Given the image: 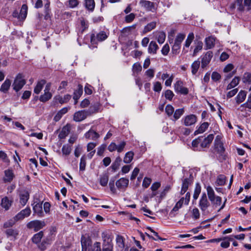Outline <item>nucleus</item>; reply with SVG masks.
I'll return each mask as SVG.
<instances>
[{"label":"nucleus","instance_id":"nucleus-1","mask_svg":"<svg viewBox=\"0 0 251 251\" xmlns=\"http://www.w3.org/2000/svg\"><path fill=\"white\" fill-rule=\"evenodd\" d=\"M214 134H210L206 137L200 136L194 140L192 142V146L195 151H202L204 148H207L212 142Z\"/></svg>","mask_w":251,"mask_h":251},{"label":"nucleus","instance_id":"nucleus-2","mask_svg":"<svg viewBox=\"0 0 251 251\" xmlns=\"http://www.w3.org/2000/svg\"><path fill=\"white\" fill-rule=\"evenodd\" d=\"M26 80L24 75L22 74H18L16 76L12 84L13 88L16 92L19 91L25 84Z\"/></svg>","mask_w":251,"mask_h":251},{"label":"nucleus","instance_id":"nucleus-3","mask_svg":"<svg viewBox=\"0 0 251 251\" xmlns=\"http://www.w3.org/2000/svg\"><path fill=\"white\" fill-rule=\"evenodd\" d=\"M46 226L44 221L33 220L29 222L26 225L28 229H33L34 231H37L43 228Z\"/></svg>","mask_w":251,"mask_h":251},{"label":"nucleus","instance_id":"nucleus-4","mask_svg":"<svg viewBox=\"0 0 251 251\" xmlns=\"http://www.w3.org/2000/svg\"><path fill=\"white\" fill-rule=\"evenodd\" d=\"M32 205H33L34 213L37 214L38 217H43L44 213L42 210V202H41L38 199H36Z\"/></svg>","mask_w":251,"mask_h":251},{"label":"nucleus","instance_id":"nucleus-5","mask_svg":"<svg viewBox=\"0 0 251 251\" xmlns=\"http://www.w3.org/2000/svg\"><path fill=\"white\" fill-rule=\"evenodd\" d=\"M18 196L19 198V202L22 205L25 206L29 198V193L25 190H21L19 191Z\"/></svg>","mask_w":251,"mask_h":251},{"label":"nucleus","instance_id":"nucleus-6","mask_svg":"<svg viewBox=\"0 0 251 251\" xmlns=\"http://www.w3.org/2000/svg\"><path fill=\"white\" fill-rule=\"evenodd\" d=\"M222 137L217 135L214 140V147L217 152L219 154H223L225 151V148L221 141Z\"/></svg>","mask_w":251,"mask_h":251},{"label":"nucleus","instance_id":"nucleus-7","mask_svg":"<svg viewBox=\"0 0 251 251\" xmlns=\"http://www.w3.org/2000/svg\"><path fill=\"white\" fill-rule=\"evenodd\" d=\"M71 95L69 94H67L64 95L63 97L60 95H56L54 97L53 100L52 101V104L53 105H55L58 102L60 104H63L65 103L68 102L69 100L71 99Z\"/></svg>","mask_w":251,"mask_h":251},{"label":"nucleus","instance_id":"nucleus-8","mask_svg":"<svg viewBox=\"0 0 251 251\" xmlns=\"http://www.w3.org/2000/svg\"><path fill=\"white\" fill-rule=\"evenodd\" d=\"M210 203L208 201L207 196L205 193H203L200 200L199 206L201 211H205L209 206Z\"/></svg>","mask_w":251,"mask_h":251},{"label":"nucleus","instance_id":"nucleus-9","mask_svg":"<svg viewBox=\"0 0 251 251\" xmlns=\"http://www.w3.org/2000/svg\"><path fill=\"white\" fill-rule=\"evenodd\" d=\"M197 118L194 114H190L184 117L182 119V122L185 126H190L196 123Z\"/></svg>","mask_w":251,"mask_h":251},{"label":"nucleus","instance_id":"nucleus-10","mask_svg":"<svg viewBox=\"0 0 251 251\" xmlns=\"http://www.w3.org/2000/svg\"><path fill=\"white\" fill-rule=\"evenodd\" d=\"M89 116L86 110H80L75 112L73 119L75 121L79 122L83 121Z\"/></svg>","mask_w":251,"mask_h":251},{"label":"nucleus","instance_id":"nucleus-11","mask_svg":"<svg viewBox=\"0 0 251 251\" xmlns=\"http://www.w3.org/2000/svg\"><path fill=\"white\" fill-rule=\"evenodd\" d=\"M107 38V35L104 31H100L95 35L94 34H92L91 35V42L94 44L97 40L98 41L101 42L105 40Z\"/></svg>","mask_w":251,"mask_h":251},{"label":"nucleus","instance_id":"nucleus-12","mask_svg":"<svg viewBox=\"0 0 251 251\" xmlns=\"http://www.w3.org/2000/svg\"><path fill=\"white\" fill-rule=\"evenodd\" d=\"M128 183V179L122 177L116 182V185L119 190L125 191L127 187Z\"/></svg>","mask_w":251,"mask_h":251},{"label":"nucleus","instance_id":"nucleus-13","mask_svg":"<svg viewBox=\"0 0 251 251\" xmlns=\"http://www.w3.org/2000/svg\"><path fill=\"white\" fill-rule=\"evenodd\" d=\"M140 5L145 8L146 10L153 12L155 10L154 3L149 0H141Z\"/></svg>","mask_w":251,"mask_h":251},{"label":"nucleus","instance_id":"nucleus-14","mask_svg":"<svg viewBox=\"0 0 251 251\" xmlns=\"http://www.w3.org/2000/svg\"><path fill=\"white\" fill-rule=\"evenodd\" d=\"M101 251H113V244L109 238L103 239Z\"/></svg>","mask_w":251,"mask_h":251},{"label":"nucleus","instance_id":"nucleus-15","mask_svg":"<svg viewBox=\"0 0 251 251\" xmlns=\"http://www.w3.org/2000/svg\"><path fill=\"white\" fill-rule=\"evenodd\" d=\"M31 214V209L29 207H27L25 209L21 210L15 216L16 220L18 221L24 219L25 217H28Z\"/></svg>","mask_w":251,"mask_h":251},{"label":"nucleus","instance_id":"nucleus-16","mask_svg":"<svg viewBox=\"0 0 251 251\" xmlns=\"http://www.w3.org/2000/svg\"><path fill=\"white\" fill-rule=\"evenodd\" d=\"M175 90L176 92L186 95L188 93V89L183 86V82L178 80L175 84Z\"/></svg>","mask_w":251,"mask_h":251},{"label":"nucleus","instance_id":"nucleus-17","mask_svg":"<svg viewBox=\"0 0 251 251\" xmlns=\"http://www.w3.org/2000/svg\"><path fill=\"white\" fill-rule=\"evenodd\" d=\"M213 57V52L211 51H207L201 59V68H204L210 62Z\"/></svg>","mask_w":251,"mask_h":251},{"label":"nucleus","instance_id":"nucleus-18","mask_svg":"<svg viewBox=\"0 0 251 251\" xmlns=\"http://www.w3.org/2000/svg\"><path fill=\"white\" fill-rule=\"evenodd\" d=\"M184 203V198L182 197L176 204L173 209L170 212L169 215L171 217L176 216V212L177 211L179 208H181L183 204Z\"/></svg>","mask_w":251,"mask_h":251},{"label":"nucleus","instance_id":"nucleus-19","mask_svg":"<svg viewBox=\"0 0 251 251\" xmlns=\"http://www.w3.org/2000/svg\"><path fill=\"white\" fill-rule=\"evenodd\" d=\"M192 183V180L190 178H184L182 180V184L180 194L183 195L187 191L188 187Z\"/></svg>","mask_w":251,"mask_h":251},{"label":"nucleus","instance_id":"nucleus-20","mask_svg":"<svg viewBox=\"0 0 251 251\" xmlns=\"http://www.w3.org/2000/svg\"><path fill=\"white\" fill-rule=\"evenodd\" d=\"M71 125L70 124H67L66 126H63L61 131H60L58 137L60 139H64L66 136L68 135L71 130Z\"/></svg>","mask_w":251,"mask_h":251},{"label":"nucleus","instance_id":"nucleus-21","mask_svg":"<svg viewBox=\"0 0 251 251\" xmlns=\"http://www.w3.org/2000/svg\"><path fill=\"white\" fill-rule=\"evenodd\" d=\"M215 38L214 36H210L205 39L206 49H210L215 46Z\"/></svg>","mask_w":251,"mask_h":251},{"label":"nucleus","instance_id":"nucleus-22","mask_svg":"<svg viewBox=\"0 0 251 251\" xmlns=\"http://www.w3.org/2000/svg\"><path fill=\"white\" fill-rule=\"evenodd\" d=\"M86 138L90 140H96L99 138L100 135L95 130L90 129L85 134Z\"/></svg>","mask_w":251,"mask_h":251},{"label":"nucleus","instance_id":"nucleus-23","mask_svg":"<svg viewBox=\"0 0 251 251\" xmlns=\"http://www.w3.org/2000/svg\"><path fill=\"white\" fill-rule=\"evenodd\" d=\"M11 85V81L9 79L6 78L1 86L0 88V91L3 93H7Z\"/></svg>","mask_w":251,"mask_h":251},{"label":"nucleus","instance_id":"nucleus-24","mask_svg":"<svg viewBox=\"0 0 251 251\" xmlns=\"http://www.w3.org/2000/svg\"><path fill=\"white\" fill-rule=\"evenodd\" d=\"M14 176V174L12 170L8 169L4 171V177L3 178V181L5 182H11L13 179Z\"/></svg>","mask_w":251,"mask_h":251},{"label":"nucleus","instance_id":"nucleus-25","mask_svg":"<svg viewBox=\"0 0 251 251\" xmlns=\"http://www.w3.org/2000/svg\"><path fill=\"white\" fill-rule=\"evenodd\" d=\"M46 81L45 79H42L38 81L34 89V92L36 94H39L42 90Z\"/></svg>","mask_w":251,"mask_h":251},{"label":"nucleus","instance_id":"nucleus-26","mask_svg":"<svg viewBox=\"0 0 251 251\" xmlns=\"http://www.w3.org/2000/svg\"><path fill=\"white\" fill-rule=\"evenodd\" d=\"M184 108H179L174 111V115L171 118V120L173 121H176L180 118V117L184 114Z\"/></svg>","mask_w":251,"mask_h":251},{"label":"nucleus","instance_id":"nucleus-27","mask_svg":"<svg viewBox=\"0 0 251 251\" xmlns=\"http://www.w3.org/2000/svg\"><path fill=\"white\" fill-rule=\"evenodd\" d=\"M159 47L155 41H151L148 48V52L150 53L156 54Z\"/></svg>","mask_w":251,"mask_h":251},{"label":"nucleus","instance_id":"nucleus-28","mask_svg":"<svg viewBox=\"0 0 251 251\" xmlns=\"http://www.w3.org/2000/svg\"><path fill=\"white\" fill-rule=\"evenodd\" d=\"M82 249H88L90 246H91V240L83 236L81 237V240Z\"/></svg>","mask_w":251,"mask_h":251},{"label":"nucleus","instance_id":"nucleus-29","mask_svg":"<svg viewBox=\"0 0 251 251\" xmlns=\"http://www.w3.org/2000/svg\"><path fill=\"white\" fill-rule=\"evenodd\" d=\"M243 0H236L234 3H232L230 7L231 9H234L236 8V7H237V9L239 11H244V7L242 4Z\"/></svg>","mask_w":251,"mask_h":251},{"label":"nucleus","instance_id":"nucleus-30","mask_svg":"<svg viewBox=\"0 0 251 251\" xmlns=\"http://www.w3.org/2000/svg\"><path fill=\"white\" fill-rule=\"evenodd\" d=\"M209 124L207 122H204L199 126L198 129L196 130L195 132V135H197L200 133H202L208 128Z\"/></svg>","mask_w":251,"mask_h":251},{"label":"nucleus","instance_id":"nucleus-31","mask_svg":"<svg viewBox=\"0 0 251 251\" xmlns=\"http://www.w3.org/2000/svg\"><path fill=\"white\" fill-rule=\"evenodd\" d=\"M27 6L26 4H23L22 6L20 14L18 15V18L21 20H25L26 17L27 12Z\"/></svg>","mask_w":251,"mask_h":251},{"label":"nucleus","instance_id":"nucleus-32","mask_svg":"<svg viewBox=\"0 0 251 251\" xmlns=\"http://www.w3.org/2000/svg\"><path fill=\"white\" fill-rule=\"evenodd\" d=\"M100 108V104L99 103H95L90 106L88 110H86L88 112L89 115H91V114L98 112L99 109Z\"/></svg>","mask_w":251,"mask_h":251},{"label":"nucleus","instance_id":"nucleus-33","mask_svg":"<svg viewBox=\"0 0 251 251\" xmlns=\"http://www.w3.org/2000/svg\"><path fill=\"white\" fill-rule=\"evenodd\" d=\"M247 93L245 91L241 90L236 97V101L238 104L242 102L246 99Z\"/></svg>","mask_w":251,"mask_h":251},{"label":"nucleus","instance_id":"nucleus-34","mask_svg":"<svg viewBox=\"0 0 251 251\" xmlns=\"http://www.w3.org/2000/svg\"><path fill=\"white\" fill-rule=\"evenodd\" d=\"M83 93V86L79 84L78 88L74 92L73 99H79Z\"/></svg>","mask_w":251,"mask_h":251},{"label":"nucleus","instance_id":"nucleus-35","mask_svg":"<svg viewBox=\"0 0 251 251\" xmlns=\"http://www.w3.org/2000/svg\"><path fill=\"white\" fill-rule=\"evenodd\" d=\"M223 240L221 243V246L223 248H227L229 247L230 244V241H232L233 239L229 237H225L222 238Z\"/></svg>","mask_w":251,"mask_h":251},{"label":"nucleus","instance_id":"nucleus-36","mask_svg":"<svg viewBox=\"0 0 251 251\" xmlns=\"http://www.w3.org/2000/svg\"><path fill=\"white\" fill-rule=\"evenodd\" d=\"M206 190L209 200L210 201H213L214 198L216 197L213 189L211 186H208L206 188Z\"/></svg>","mask_w":251,"mask_h":251},{"label":"nucleus","instance_id":"nucleus-37","mask_svg":"<svg viewBox=\"0 0 251 251\" xmlns=\"http://www.w3.org/2000/svg\"><path fill=\"white\" fill-rule=\"evenodd\" d=\"M95 3L94 0H85V6L88 10L93 11L94 9Z\"/></svg>","mask_w":251,"mask_h":251},{"label":"nucleus","instance_id":"nucleus-38","mask_svg":"<svg viewBox=\"0 0 251 251\" xmlns=\"http://www.w3.org/2000/svg\"><path fill=\"white\" fill-rule=\"evenodd\" d=\"M240 77L235 76L231 81V82L228 84L226 87V90L231 89L236 86L239 83Z\"/></svg>","mask_w":251,"mask_h":251},{"label":"nucleus","instance_id":"nucleus-39","mask_svg":"<svg viewBox=\"0 0 251 251\" xmlns=\"http://www.w3.org/2000/svg\"><path fill=\"white\" fill-rule=\"evenodd\" d=\"M122 159L120 156L117 157L114 162L112 164L111 167L114 172L118 170L120 166Z\"/></svg>","mask_w":251,"mask_h":251},{"label":"nucleus","instance_id":"nucleus-40","mask_svg":"<svg viewBox=\"0 0 251 251\" xmlns=\"http://www.w3.org/2000/svg\"><path fill=\"white\" fill-rule=\"evenodd\" d=\"M52 96L50 92H44V94L40 96L39 100L43 102H46L51 98Z\"/></svg>","mask_w":251,"mask_h":251},{"label":"nucleus","instance_id":"nucleus-41","mask_svg":"<svg viewBox=\"0 0 251 251\" xmlns=\"http://www.w3.org/2000/svg\"><path fill=\"white\" fill-rule=\"evenodd\" d=\"M134 153L130 151L126 152L124 158V162L125 163H129L133 159Z\"/></svg>","mask_w":251,"mask_h":251},{"label":"nucleus","instance_id":"nucleus-42","mask_svg":"<svg viewBox=\"0 0 251 251\" xmlns=\"http://www.w3.org/2000/svg\"><path fill=\"white\" fill-rule=\"evenodd\" d=\"M88 251H101L100 242H96L93 245H92L89 247Z\"/></svg>","mask_w":251,"mask_h":251},{"label":"nucleus","instance_id":"nucleus-43","mask_svg":"<svg viewBox=\"0 0 251 251\" xmlns=\"http://www.w3.org/2000/svg\"><path fill=\"white\" fill-rule=\"evenodd\" d=\"M43 235L44 233L42 231H41L38 233L35 234L32 238L33 242L36 244L38 243L41 241Z\"/></svg>","mask_w":251,"mask_h":251},{"label":"nucleus","instance_id":"nucleus-44","mask_svg":"<svg viewBox=\"0 0 251 251\" xmlns=\"http://www.w3.org/2000/svg\"><path fill=\"white\" fill-rule=\"evenodd\" d=\"M201 186L199 183H197L193 194V199L194 200H196L201 193Z\"/></svg>","mask_w":251,"mask_h":251},{"label":"nucleus","instance_id":"nucleus-45","mask_svg":"<svg viewBox=\"0 0 251 251\" xmlns=\"http://www.w3.org/2000/svg\"><path fill=\"white\" fill-rule=\"evenodd\" d=\"M109 179L108 176L107 174H104L100 176V183L102 186L107 185Z\"/></svg>","mask_w":251,"mask_h":251},{"label":"nucleus","instance_id":"nucleus-46","mask_svg":"<svg viewBox=\"0 0 251 251\" xmlns=\"http://www.w3.org/2000/svg\"><path fill=\"white\" fill-rule=\"evenodd\" d=\"M200 62L199 60L195 61L191 65L192 73L195 75L200 67Z\"/></svg>","mask_w":251,"mask_h":251},{"label":"nucleus","instance_id":"nucleus-47","mask_svg":"<svg viewBox=\"0 0 251 251\" xmlns=\"http://www.w3.org/2000/svg\"><path fill=\"white\" fill-rule=\"evenodd\" d=\"M242 79L243 83L251 84V73L248 72L244 73Z\"/></svg>","mask_w":251,"mask_h":251},{"label":"nucleus","instance_id":"nucleus-48","mask_svg":"<svg viewBox=\"0 0 251 251\" xmlns=\"http://www.w3.org/2000/svg\"><path fill=\"white\" fill-rule=\"evenodd\" d=\"M136 25H133L131 26L125 27L122 30L121 32L126 35H128L131 33L132 30L136 28Z\"/></svg>","mask_w":251,"mask_h":251},{"label":"nucleus","instance_id":"nucleus-49","mask_svg":"<svg viewBox=\"0 0 251 251\" xmlns=\"http://www.w3.org/2000/svg\"><path fill=\"white\" fill-rule=\"evenodd\" d=\"M50 244V240L47 238L46 239H44L42 241L41 243L38 245V247L42 251H43L47 249V246L49 245Z\"/></svg>","mask_w":251,"mask_h":251},{"label":"nucleus","instance_id":"nucleus-50","mask_svg":"<svg viewBox=\"0 0 251 251\" xmlns=\"http://www.w3.org/2000/svg\"><path fill=\"white\" fill-rule=\"evenodd\" d=\"M1 205L6 210L9 209L11 206V202L7 197L4 198L1 200Z\"/></svg>","mask_w":251,"mask_h":251},{"label":"nucleus","instance_id":"nucleus-51","mask_svg":"<svg viewBox=\"0 0 251 251\" xmlns=\"http://www.w3.org/2000/svg\"><path fill=\"white\" fill-rule=\"evenodd\" d=\"M156 23L155 22H152L149 24H148L144 29V32L147 33L148 32L153 29L155 28L156 27Z\"/></svg>","mask_w":251,"mask_h":251},{"label":"nucleus","instance_id":"nucleus-52","mask_svg":"<svg viewBox=\"0 0 251 251\" xmlns=\"http://www.w3.org/2000/svg\"><path fill=\"white\" fill-rule=\"evenodd\" d=\"M5 233L8 237H13L15 238L18 234V232L16 229L8 228L5 231Z\"/></svg>","mask_w":251,"mask_h":251},{"label":"nucleus","instance_id":"nucleus-53","mask_svg":"<svg viewBox=\"0 0 251 251\" xmlns=\"http://www.w3.org/2000/svg\"><path fill=\"white\" fill-rule=\"evenodd\" d=\"M116 243L118 246L121 248L123 249L125 247L124 238L121 235H117L116 237Z\"/></svg>","mask_w":251,"mask_h":251},{"label":"nucleus","instance_id":"nucleus-54","mask_svg":"<svg viewBox=\"0 0 251 251\" xmlns=\"http://www.w3.org/2000/svg\"><path fill=\"white\" fill-rule=\"evenodd\" d=\"M157 41L159 44H163L164 42L166 39L165 33L162 31L158 32L157 34Z\"/></svg>","mask_w":251,"mask_h":251},{"label":"nucleus","instance_id":"nucleus-55","mask_svg":"<svg viewBox=\"0 0 251 251\" xmlns=\"http://www.w3.org/2000/svg\"><path fill=\"white\" fill-rule=\"evenodd\" d=\"M194 33L193 32L190 33L187 36L186 40L185 41V46L187 48H188L190 46V45H191L192 42L193 41V40H194Z\"/></svg>","mask_w":251,"mask_h":251},{"label":"nucleus","instance_id":"nucleus-56","mask_svg":"<svg viewBox=\"0 0 251 251\" xmlns=\"http://www.w3.org/2000/svg\"><path fill=\"white\" fill-rule=\"evenodd\" d=\"M185 37V35L182 33H179L177 35L175 41V43L181 46V42Z\"/></svg>","mask_w":251,"mask_h":251},{"label":"nucleus","instance_id":"nucleus-57","mask_svg":"<svg viewBox=\"0 0 251 251\" xmlns=\"http://www.w3.org/2000/svg\"><path fill=\"white\" fill-rule=\"evenodd\" d=\"M203 47V43L201 41H198L196 44V46L194 50L193 56L196 55L197 53L202 50Z\"/></svg>","mask_w":251,"mask_h":251},{"label":"nucleus","instance_id":"nucleus-58","mask_svg":"<svg viewBox=\"0 0 251 251\" xmlns=\"http://www.w3.org/2000/svg\"><path fill=\"white\" fill-rule=\"evenodd\" d=\"M18 220H16L15 217H13V219H10L8 221L6 222L4 224L3 227L4 228H7L9 227L12 226Z\"/></svg>","mask_w":251,"mask_h":251},{"label":"nucleus","instance_id":"nucleus-59","mask_svg":"<svg viewBox=\"0 0 251 251\" xmlns=\"http://www.w3.org/2000/svg\"><path fill=\"white\" fill-rule=\"evenodd\" d=\"M165 112L168 116H172L174 112V108L171 105L168 104L165 107Z\"/></svg>","mask_w":251,"mask_h":251},{"label":"nucleus","instance_id":"nucleus-60","mask_svg":"<svg viewBox=\"0 0 251 251\" xmlns=\"http://www.w3.org/2000/svg\"><path fill=\"white\" fill-rule=\"evenodd\" d=\"M62 151L64 155H68L71 151V147L68 145H64L62 148Z\"/></svg>","mask_w":251,"mask_h":251},{"label":"nucleus","instance_id":"nucleus-61","mask_svg":"<svg viewBox=\"0 0 251 251\" xmlns=\"http://www.w3.org/2000/svg\"><path fill=\"white\" fill-rule=\"evenodd\" d=\"M86 166V157L85 155H83L81 159L80 162L79 164V169L81 171H84L85 170Z\"/></svg>","mask_w":251,"mask_h":251},{"label":"nucleus","instance_id":"nucleus-62","mask_svg":"<svg viewBox=\"0 0 251 251\" xmlns=\"http://www.w3.org/2000/svg\"><path fill=\"white\" fill-rule=\"evenodd\" d=\"M180 46H181L179 45L174 43L172 48V52L175 55L177 54L179 52Z\"/></svg>","mask_w":251,"mask_h":251},{"label":"nucleus","instance_id":"nucleus-63","mask_svg":"<svg viewBox=\"0 0 251 251\" xmlns=\"http://www.w3.org/2000/svg\"><path fill=\"white\" fill-rule=\"evenodd\" d=\"M174 96V94L172 91L170 90H167L165 91V97L166 99L169 100H172Z\"/></svg>","mask_w":251,"mask_h":251},{"label":"nucleus","instance_id":"nucleus-64","mask_svg":"<svg viewBox=\"0 0 251 251\" xmlns=\"http://www.w3.org/2000/svg\"><path fill=\"white\" fill-rule=\"evenodd\" d=\"M151 182V179L150 178L145 177L143 180L142 186L143 187L147 188H148Z\"/></svg>","mask_w":251,"mask_h":251}]
</instances>
